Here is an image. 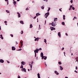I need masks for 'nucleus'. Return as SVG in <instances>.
Returning <instances> with one entry per match:
<instances>
[{"mask_svg": "<svg viewBox=\"0 0 78 78\" xmlns=\"http://www.w3.org/2000/svg\"><path fill=\"white\" fill-rule=\"evenodd\" d=\"M58 64H60V65L61 64V62H58Z\"/></svg>", "mask_w": 78, "mask_h": 78, "instance_id": "2f4dec72", "label": "nucleus"}, {"mask_svg": "<svg viewBox=\"0 0 78 78\" xmlns=\"http://www.w3.org/2000/svg\"><path fill=\"white\" fill-rule=\"evenodd\" d=\"M62 9L61 8V9H59V11H61V12H62V10H61V9Z\"/></svg>", "mask_w": 78, "mask_h": 78, "instance_id": "a19ab883", "label": "nucleus"}, {"mask_svg": "<svg viewBox=\"0 0 78 78\" xmlns=\"http://www.w3.org/2000/svg\"><path fill=\"white\" fill-rule=\"evenodd\" d=\"M23 31H22L21 32V34H23Z\"/></svg>", "mask_w": 78, "mask_h": 78, "instance_id": "f704fd0d", "label": "nucleus"}, {"mask_svg": "<svg viewBox=\"0 0 78 78\" xmlns=\"http://www.w3.org/2000/svg\"><path fill=\"white\" fill-rule=\"evenodd\" d=\"M18 78H20V77L19 76V75H18Z\"/></svg>", "mask_w": 78, "mask_h": 78, "instance_id": "58836bf2", "label": "nucleus"}, {"mask_svg": "<svg viewBox=\"0 0 78 78\" xmlns=\"http://www.w3.org/2000/svg\"><path fill=\"white\" fill-rule=\"evenodd\" d=\"M30 28H33V26L32 25V24H31L30 25Z\"/></svg>", "mask_w": 78, "mask_h": 78, "instance_id": "aec40b11", "label": "nucleus"}, {"mask_svg": "<svg viewBox=\"0 0 78 78\" xmlns=\"http://www.w3.org/2000/svg\"><path fill=\"white\" fill-rule=\"evenodd\" d=\"M75 72H76V73H78V72L76 71V70L74 71Z\"/></svg>", "mask_w": 78, "mask_h": 78, "instance_id": "a18cd8bd", "label": "nucleus"}, {"mask_svg": "<svg viewBox=\"0 0 78 78\" xmlns=\"http://www.w3.org/2000/svg\"><path fill=\"white\" fill-rule=\"evenodd\" d=\"M12 50H16V48L12 46Z\"/></svg>", "mask_w": 78, "mask_h": 78, "instance_id": "1a4fd4ad", "label": "nucleus"}, {"mask_svg": "<svg viewBox=\"0 0 78 78\" xmlns=\"http://www.w3.org/2000/svg\"><path fill=\"white\" fill-rule=\"evenodd\" d=\"M41 57H42L44 56V54H43V53H42V52L41 53Z\"/></svg>", "mask_w": 78, "mask_h": 78, "instance_id": "ddd939ff", "label": "nucleus"}, {"mask_svg": "<svg viewBox=\"0 0 78 78\" xmlns=\"http://www.w3.org/2000/svg\"><path fill=\"white\" fill-rule=\"evenodd\" d=\"M45 66L47 67V64H46V63L45 62Z\"/></svg>", "mask_w": 78, "mask_h": 78, "instance_id": "6e6d98bb", "label": "nucleus"}, {"mask_svg": "<svg viewBox=\"0 0 78 78\" xmlns=\"http://www.w3.org/2000/svg\"><path fill=\"white\" fill-rule=\"evenodd\" d=\"M54 21H56L57 20V18H56L54 20Z\"/></svg>", "mask_w": 78, "mask_h": 78, "instance_id": "7c9ffc66", "label": "nucleus"}, {"mask_svg": "<svg viewBox=\"0 0 78 78\" xmlns=\"http://www.w3.org/2000/svg\"><path fill=\"white\" fill-rule=\"evenodd\" d=\"M0 36H1V38L2 39H3V36H2V35L1 34Z\"/></svg>", "mask_w": 78, "mask_h": 78, "instance_id": "412c9836", "label": "nucleus"}, {"mask_svg": "<svg viewBox=\"0 0 78 78\" xmlns=\"http://www.w3.org/2000/svg\"><path fill=\"white\" fill-rule=\"evenodd\" d=\"M13 3L14 4V5H16V2L15 1H14Z\"/></svg>", "mask_w": 78, "mask_h": 78, "instance_id": "cd10ccee", "label": "nucleus"}, {"mask_svg": "<svg viewBox=\"0 0 78 78\" xmlns=\"http://www.w3.org/2000/svg\"><path fill=\"white\" fill-rule=\"evenodd\" d=\"M21 70L22 71H24V72H25L26 73H27V71H26V69H25V68L23 69H21Z\"/></svg>", "mask_w": 78, "mask_h": 78, "instance_id": "20e7f679", "label": "nucleus"}, {"mask_svg": "<svg viewBox=\"0 0 78 78\" xmlns=\"http://www.w3.org/2000/svg\"><path fill=\"white\" fill-rule=\"evenodd\" d=\"M6 12H7L8 13H9V11H8V10H6Z\"/></svg>", "mask_w": 78, "mask_h": 78, "instance_id": "c756f323", "label": "nucleus"}, {"mask_svg": "<svg viewBox=\"0 0 78 78\" xmlns=\"http://www.w3.org/2000/svg\"><path fill=\"white\" fill-rule=\"evenodd\" d=\"M41 8L42 9H44V5H43V6H41Z\"/></svg>", "mask_w": 78, "mask_h": 78, "instance_id": "5701e85b", "label": "nucleus"}, {"mask_svg": "<svg viewBox=\"0 0 78 78\" xmlns=\"http://www.w3.org/2000/svg\"><path fill=\"white\" fill-rule=\"evenodd\" d=\"M62 23L63 25H65V23H64V22H62Z\"/></svg>", "mask_w": 78, "mask_h": 78, "instance_id": "393cba45", "label": "nucleus"}, {"mask_svg": "<svg viewBox=\"0 0 78 78\" xmlns=\"http://www.w3.org/2000/svg\"><path fill=\"white\" fill-rule=\"evenodd\" d=\"M20 23L22 24H24V23H23V22L22 21H20Z\"/></svg>", "mask_w": 78, "mask_h": 78, "instance_id": "b1692460", "label": "nucleus"}, {"mask_svg": "<svg viewBox=\"0 0 78 78\" xmlns=\"http://www.w3.org/2000/svg\"><path fill=\"white\" fill-rule=\"evenodd\" d=\"M25 62H22L21 64H23V65H24L25 64Z\"/></svg>", "mask_w": 78, "mask_h": 78, "instance_id": "4be33fe9", "label": "nucleus"}, {"mask_svg": "<svg viewBox=\"0 0 78 78\" xmlns=\"http://www.w3.org/2000/svg\"><path fill=\"white\" fill-rule=\"evenodd\" d=\"M50 8H49L48 9V11H50Z\"/></svg>", "mask_w": 78, "mask_h": 78, "instance_id": "473e14b6", "label": "nucleus"}, {"mask_svg": "<svg viewBox=\"0 0 78 78\" xmlns=\"http://www.w3.org/2000/svg\"><path fill=\"white\" fill-rule=\"evenodd\" d=\"M74 19H77V17H74Z\"/></svg>", "mask_w": 78, "mask_h": 78, "instance_id": "8fccbe9b", "label": "nucleus"}, {"mask_svg": "<svg viewBox=\"0 0 78 78\" xmlns=\"http://www.w3.org/2000/svg\"><path fill=\"white\" fill-rule=\"evenodd\" d=\"M20 68H21V69H23V66H22V65H21V66Z\"/></svg>", "mask_w": 78, "mask_h": 78, "instance_id": "c85d7f7f", "label": "nucleus"}, {"mask_svg": "<svg viewBox=\"0 0 78 78\" xmlns=\"http://www.w3.org/2000/svg\"><path fill=\"white\" fill-rule=\"evenodd\" d=\"M28 71H29V72H30V69H28Z\"/></svg>", "mask_w": 78, "mask_h": 78, "instance_id": "e2e57ef3", "label": "nucleus"}, {"mask_svg": "<svg viewBox=\"0 0 78 78\" xmlns=\"http://www.w3.org/2000/svg\"><path fill=\"white\" fill-rule=\"evenodd\" d=\"M44 42L46 43V44H47V43H46L47 42V40L45 39H44Z\"/></svg>", "mask_w": 78, "mask_h": 78, "instance_id": "bb28decb", "label": "nucleus"}, {"mask_svg": "<svg viewBox=\"0 0 78 78\" xmlns=\"http://www.w3.org/2000/svg\"><path fill=\"white\" fill-rule=\"evenodd\" d=\"M38 50L39 51V50H42V48H40L38 49Z\"/></svg>", "mask_w": 78, "mask_h": 78, "instance_id": "72a5a7b5", "label": "nucleus"}, {"mask_svg": "<svg viewBox=\"0 0 78 78\" xmlns=\"http://www.w3.org/2000/svg\"><path fill=\"white\" fill-rule=\"evenodd\" d=\"M31 64H33V62H32Z\"/></svg>", "mask_w": 78, "mask_h": 78, "instance_id": "3c124183", "label": "nucleus"}, {"mask_svg": "<svg viewBox=\"0 0 78 78\" xmlns=\"http://www.w3.org/2000/svg\"><path fill=\"white\" fill-rule=\"evenodd\" d=\"M49 12H48L47 13H46L45 14V15H44V16H45V18H47V17L49 15Z\"/></svg>", "mask_w": 78, "mask_h": 78, "instance_id": "7ed1b4c3", "label": "nucleus"}, {"mask_svg": "<svg viewBox=\"0 0 78 78\" xmlns=\"http://www.w3.org/2000/svg\"><path fill=\"white\" fill-rule=\"evenodd\" d=\"M55 74H56L57 75H59V73H58L57 71H55Z\"/></svg>", "mask_w": 78, "mask_h": 78, "instance_id": "9d476101", "label": "nucleus"}, {"mask_svg": "<svg viewBox=\"0 0 78 78\" xmlns=\"http://www.w3.org/2000/svg\"><path fill=\"white\" fill-rule=\"evenodd\" d=\"M66 16L64 15L63 16V20H65L66 19Z\"/></svg>", "mask_w": 78, "mask_h": 78, "instance_id": "a211bd4d", "label": "nucleus"}, {"mask_svg": "<svg viewBox=\"0 0 78 78\" xmlns=\"http://www.w3.org/2000/svg\"><path fill=\"white\" fill-rule=\"evenodd\" d=\"M66 36H68V35L67 34V33H66Z\"/></svg>", "mask_w": 78, "mask_h": 78, "instance_id": "4d7b16f0", "label": "nucleus"}, {"mask_svg": "<svg viewBox=\"0 0 78 78\" xmlns=\"http://www.w3.org/2000/svg\"><path fill=\"white\" fill-rule=\"evenodd\" d=\"M5 25H8V24H7V23H5Z\"/></svg>", "mask_w": 78, "mask_h": 78, "instance_id": "338daca9", "label": "nucleus"}, {"mask_svg": "<svg viewBox=\"0 0 78 78\" xmlns=\"http://www.w3.org/2000/svg\"><path fill=\"white\" fill-rule=\"evenodd\" d=\"M41 28H40V25H39V30H41Z\"/></svg>", "mask_w": 78, "mask_h": 78, "instance_id": "49530a36", "label": "nucleus"}, {"mask_svg": "<svg viewBox=\"0 0 78 78\" xmlns=\"http://www.w3.org/2000/svg\"><path fill=\"white\" fill-rule=\"evenodd\" d=\"M73 6H72V5H70V8H72Z\"/></svg>", "mask_w": 78, "mask_h": 78, "instance_id": "e433bc0d", "label": "nucleus"}, {"mask_svg": "<svg viewBox=\"0 0 78 78\" xmlns=\"http://www.w3.org/2000/svg\"><path fill=\"white\" fill-rule=\"evenodd\" d=\"M72 9L73 10H75V8L73 7H72Z\"/></svg>", "mask_w": 78, "mask_h": 78, "instance_id": "4c0bfd02", "label": "nucleus"}, {"mask_svg": "<svg viewBox=\"0 0 78 78\" xmlns=\"http://www.w3.org/2000/svg\"><path fill=\"white\" fill-rule=\"evenodd\" d=\"M17 2H19L20 1V0H17Z\"/></svg>", "mask_w": 78, "mask_h": 78, "instance_id": "052dcab7", "label": "nucleus"}, {"mask_svg": "<svg viewBox=\"0 0 78 78\" xmlns=\"http://www.w3.org/2000/svg\"><path fill=\"white\" fill-rule=\"evenodd\" d=\"M17 14H18V17H20V13L18 12L17 13Z\"/></svg>", "mask_w": 78, "mask_h": 78, "instance_id": "4468645a", "label": "nucleus"}, {"mask_svg": "<svg viewBox=\"0 0 78 78\" xmlns=\"http://www.w3.org/2000/svg\"><path fill=\"white\" fill-rule=\"evenodd\" d=\"M78 69V67L77 66H76V70Z\"/></svg>", "mask_w": 78, "mask_h": 78, "instance_id": "09e8293b", "label": "nucleus"}, {"mask_svg": "<svg viewBox=\"0 0 78 78\" xmlns=\"http://www.w3.org/2000/svg\"><path fill=\"white\" fill-rule=\"evenodd\" d=\"M43 58L44 59H45H45H47V57L45 56H43Z\"/></svg>", "mask_w": 78, "mask_h": 78, "instance_id": "6ab92c4d", "label": "nucleus"}, {"mask_svg": "<svg viewBox=\"0 0 78 78\" xmlns=\"http://www.w3.org/2000/svg\"><path fill=\"white\" fill-rule=\"evenodd\" d=\"M8 0H5V2H8Z\"/></svg>", "mask_w": 78, "mask_h": 78, "instance_id": "bf43d9fd", "label": "nucleus"}, {"mask_svg": "<svg viewBox=\"0 0 78 78\" xmlns=\"http://www.w3.org/2000/svg\"><path fill=\"white\" fill-rule=\"evenodd\" d=\"M37 76L38 78H41V77H40V74L39 73L37 74Z\"/></svg>", "mask_w": 78, "mask_h": 78, "instance_id": "2eb2a0df", "label": "nucleus"}, {"mask_svg": "<svg viewBox=\"0 0 78 78\" xmlns=\"http://www.w3.org/2000/svg\"><path fill=\"white\" fill-rule=\"evenodd\" d=\"M71 9H72V8H70V7L69 9V10H71Z\"/></svg>", "mask_w": 78, "mask_h": 78, "instance_id": "37998d69", "label": "nucleus"}, {"mask_svg": "<svg viewBox=\"0 0 78 78\" xmlns=\"http://www.w3.org/2000/svg\"><path fill=\"white\" fill-rule=\"evenodd\" d=\"M42 57V59H43V57Z\"/></svg>", "mask_w": 78, "mask_h": 78, "instance_id": "680f3d73", "label": "nucleus"}, {"mask_svg": "<svg viewBox=\"0 0 78 78\" xmlns=\"http://www.w3.org/2000/svg\"><path fill=\"white\" fill-rule=\"evenodd\" d=\"M20 43L21 44V47H22V46H23V41H20Z\"/></svg>", "mask_w": 78, "mask_h": 78, "instance_id": "6e6552de", "label": "nucleus"}, {"mask_svg": "<svg viewBox=\"0 0 78 78\" xmlns=\"http://www.w3.org/2000/svg\"><path fill=\"white\" fill-rule=\"evenodd\" d=\"M32 3H34V1H33V2H32Z\"/></svg>", "mask_w": 78, "mask_h": 78, "instance_id": "0e129e2a", "label": "nucleus"}, {"mask_svg": "<svg viewBox=\"0 0 78 78\" xmlns=\"http://www.w3.org/2000/svg\"><path fill=\"white\" fill-rule=\"evenodd\" d=\"M60 69L61 70H63V68L61 66H60Z\"/></svg>", "mask_w": 78, "mask_h": 78, "instance_id": "dca6fc26", "label": "nucleus"}, {"mask_svg": "<svg viewBox=\"0 0 78 78\" xmlns=\"http://www.w3.org/2000/svg\"><path fill=\"white\" fill-rule=\"evenodd\" d=\"M75 59L76 60V61H77L78 63V57H76V58Z\"/></svg>", "mask_w": 78, "mask_h": 78, "instance_id": "f3484780", "label": "nucleus"}, {"mask_svg": "<svg viewBox=\"0 0 78 78\" xmlns=\"http://www.w3.org/2000/svg\"><path fill=\"white\" fill-rule=\"evenodd\" d=\"M29 65L30 67V70H32V65H31V64H30V63Z\"/></svg>", "mask_w": 78, "mask_h": 78, "instance_id": "9b49d317", "label": "nucleus"}, {"mask_svg": "<svg viewBox=\"0 0 78 78\" xmlns=\"http://www.w3.org/2000/svg\"><path fill=\"white\" fill-rule=\"evenodd\" d=\"M65 78H68V77H65Z\"/></svg>", "mask_w": 78, "mask_h": 78, "instance_id": "774afa93", "label": "nucleus"}, {"mask_svg": "<svg viewBox=\"0 0 78 78\" xmlns=\"http://www.w3.org/2000/svg\"><path fill=\"white\" fill-rule=\"evenodd\" d=\"M51 30L52 31V30H55V28L53 27H50Z\"/></svg>", "mask_w": 78, "mask_h": 78, "instance_id": "39448f33", "label": "nucleus"}, {"mask_svg": "<svg viewBox=\"0 0 78 78\" xmlns=\"http://www.w3.org/2000/svg\"><path fill=\"white\" fill-rule=\"evenodd\" d=\"M0 62L1 63H3L4 62V60L2 59H1L0 60Z\"/></svg>", "mask_w": 78, "mask_h": 78, "instance_id": "0eeeda50", "label": "nucleus"}, {"mask_svg": "<svg viewBox=\"0 0 78 78\" xmlns=\"http://www.w3.org/2000/svg\"><path fill=\"white\" fill-rule=\"evenodd\" d=\"M39 41V37H37L35 39V41Z\"/></svg>", "mask_w": 78, "mask_h": 78, "instance_id": "f8f14e48", "label": "nucleus"}, {"mask_svg": "<svg viewBox=\"0 0 78 78\" xmlns=\"http://www.w3.org/2000/svg\"><path fill=\"white\" fill-rule=\"evenodd\" d=\"M39 52V50L37 48H36V50L34 51V52L35 53V57H36V53H38Z\"/></svg>", "mask_w": 78, "mask_h": 78, "instance_id": "f257e3e1", "label": "nucleus"}, {"mask_svg": "<svg viewBox=\"0 0 78 78\" xmlns=\"http://www.w3.org/2000/svg\"><path fill=\"white\" fill-rule=\"evenodd\" d=\"M58 36L59 37H61V32H59L58 33Z\"/></svg>", "mask_w": 78, "mask_h": 78, "instance_id": "423d86ee", "label": "nucleus"}, {"mask_svg": "<svg viewBox=\"0 0 78 78\" xmlns=\"http://www.w3.org/2000/svg\"><path fill=\"white\" fill-rule=\"evenodd\" d=\"M26 9V10H28L29 9H28V8H27Z\"/></svg>", "mask_w": 78, "mask_h": 78, "instance_id": "5fc2aeb1", "label": "nucleus"}, {"mask_svg": "<svg viewBox=\"0 0 78 78\" xmlns=\"http://www.w3.org/2000/svg\"><path fill=\"white\" fill-rule=\"evenodd\" d=\"M15 43H16V45H17V44H18L17 42V41H16Z\"/></svg>", "mask_w": 78, "mask_h": 78, "instance_id": "c03bdc74", "label": "nucleus"}, {"mask_svg": "<svg viewBox=\"0 0 78 78\" xmlns=\"http://www.w3.org/2000/svg\"><path fill=\"white\" fill-rule=\"evenodd\" d=\"M70 2L71 3H73V0H71Z\"/></svg>", "mask_w": 78, "mask_h": 78, "instance_id": "c9c22d12", "label": "nucleus"}, {"mask_svg": "<svg viewBox=\"0 0 78 78\" xmlns=\"http://www.w3.org/2000/svg\"><path fill=\"white\" fill-rule=\"evenodd\" d=\"M4 23H7V21H4Z\"/></svg>", "mask_w": 78, "mask_h": 78, "instance_id": "ea45409f", "label": "nucleus"}, {"mask_svg": "<svg viewBox=\"0 0 78 78\" xmlns=\"http://www.w3.org/2000/svg\"><path fill=\"white\" fill-rule=\"evenodd\" d=\"M22 50V49H19V50H18V51H20V50Z\"/></svg>", "mask_w": 78, "mask_h": 78, "instance_id": "13d9d810", "label": "nucleus"}, {"mask_svg": "<svg viewBox=\"0 0 78 78\" xmlns=\"http://www.w3.org/2000/svg\"><path fill=\"white\" fill-rule=\"evenodd\" d=\"M10 36H11V37H13V35L10 34Z\"/></svg>", "mask_w": 78, "mask_h": 78, "instance_id": "de8ad7c7", "label": "nucleus"}, {"mask_svg": "<svg viewBox=\"0 0 78 78\" xmlns=\"http://www.w3.org/2000/svg\"><path fill=\"white\" fill-rule=\"evenodd\" d=\"M52 26H53V27H55L56 25V22H54L52 23L51 24Z\"/></svg>", "mask_w": 78, "mask_h": 78, "instance_id": "f03ea898", "label": "nucleus"}, {"mask_svg": "<svg viewBox=\"0 0 78 78\" xmlns=\"http://www.w3.org/2000/svg\"><path fill=\"white\" fill-rule=\"evenodd\" d=\"M64 49V48H62V50H63Z\"/></svg>", "mask_w": 78, "mask_h": 78, "instance_id": "864d4df0", "label": "nucleus"}, {"mask_svg": "<svg viewBox=\"0 0 78 78\" xmlns=\"http://www.w3.org/2000/svg\"><path fill=\"white\" fill-rule=\"evenodd\" d=\"M0 30H1V26H0Z\"/></svg>", "mask_w": 78, "mask_h": 78, "instance_id": "69168bd1", "label": "nucleus"}, {"mask_svg": "<svg viewBox=\"0 0 78 78\" xmlns=\"http://www.w3.org/2000/svg\"><path fill=\"white\" fill-rule=\"evenodd\" d=\"M36 15L37 16H39L40 15V14H39V13H36Z\"/></svg>", "mask_w": 78, "mask_h": 78, "instance_id": "a878e982", "label": "nucleus"}, {"mask_svg": "<svg viewBox=\"0 0 78 78\" xmlns=\"http://www.w3.org/2000/svg\"><path fill=\"white\" fill-rule=\"evenodd\" d=\"M37 17V16H35L34 17V19H36V17Z\"/></svg>", "mask_w": 78, "mask_h": 78, "instance_id": "79ce46f5", "label": "nucleus"}, {"mask_svg": "<svg viewBox=\"0 0 78 78\" xmlns=\"http://www.w3.org/2000/svg\"><path fill=\"white\" fill-rule=\"evenodd\" d=\"M7 61L8 63H9V61H8V60H7Z\"/></svg>", "mask_w": 78, "mask_h": 78, "instance_id": "603ef678", "label": "nucleus"}]
</instances>
